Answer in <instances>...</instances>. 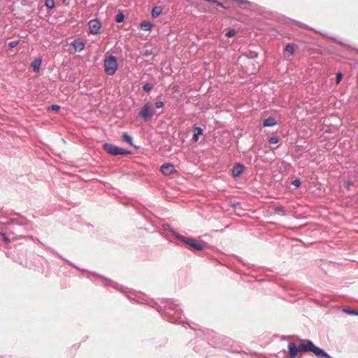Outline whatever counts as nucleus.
Here are the masks:
<instances>
[{
    "instance_id": "nucleus-1",
    "label": "nucleus",
    "mask_w": 358,
    "mask_h": 358,
    "mask_svg": "<svg viewBox=\"0 0 358 358\" xmlns=\"http://www.w3.org/2000/svg\"><path fill=\"white\" fill-rule=\"evenodd\" d=\"M153 303L156 306L150 303L148 306L156 308L161 315L167 317L170 322L181 324L182 325L187 323L186 317L179 308L178 304L175 303L172 299H164L160 303H157L155 301H153Z\"/></svg>"
},
{
    "instance_id": "nucleus-2",
    "label": "nucleus",
    "mask_w": 358,
    "mask_h": 358,
    "mask_svg": "<svg viewBox=\"0 0 358 358\" xmlns=\"http://www.w3.org/2000/svg\"><path fill=\"white\" fill-rule=\"evenodd\" d=\"M300 344L296 346L294 342L288 345V354L290 358H295L298 352H311L313 341L309 339H300Z\"/></svg>"
},
{
    "instance_id": "nucleus-3",
    "label": "nucleus",
    "mask_w": 358,
    "mask_h": 358,
    "mask_svg": "<svg viewBox=\"0 0 358 358\" xmlns=\"http://www.w3.org/2000/svg\"><path fill=\"white\" fill-rule=\"evenodd\" d=\"M103 150L108 154L112 155V156H124V155H128L131 154V152L122 148L121 147L117 146L115 145L105 143L103 145Z\"/></svg>"
},
{
    "instance_id": "nucleus-4",
    "label": "nucleus",
    "mask_w": 358,
    "mask_h": 358,
    "mask_svg": "<svg viewBox=\"0 0 358 358\" xmlns=\"http://www.w3.org/2000/svg\"><path fill=\"white\" fill-rule=\"evenodd\" d=\"M176 238L182 241L184 243L189 246V249L196 251H203L205 249L204 246L201 243L193 238L185 237L181 234H176Z\"/></svg>"
},
{
    "instance_id": "nucleus-5",
    "label": "nucleus",
    "mask_w": 358,
    "mask_h": 358,
    "mask_svg": "<svg viewBox=\"0 0 358 358\" xmlns=\"http://www.w3.org/2000/svg\"><path fill=\"white\" fill-rule=\"evenodd\" d=\"M105 72L108 76H113L117 69V58L113 55L106 57L104 61Z\"/></svg>"
},
{
    "instance_id": "nucleus-6",
    "label": "nucleus",
    "mask_w": 358,
    "mask_h": 358,
    "mask_svg": "<svg viewBox=\"0 0 358 358\" xmlns=\"http://www.w3.org/2000/svg\"><path fill=\"white\" fill-rule=\"evenodd\" d=\"M154 113L152 109V106L150 103H146L143 105L138 112V116L142 117L145 122L150 120Z\"/></svg>"
},
{
    "instance_id": "nucleus-7",
    "label": "nucleus",
    "mask_w": 358,
    "mask_h": 358,
    "mask_svg": "<svg viewBox=\"0 0 358 358\" xmlns=\"http://www.w3.org/2000/svg\"><path fill=\"white\" fill-rule=\"evenodd\" d=\"M69 46L71 47L73 52H80L85 49V44L80 38H76L69 43Z\"/></svg>"
},
{
    "instance_id": "nucleus-8",
    "label": "nucleus",
    "mask_w": 358,
    "mask_h": 358,
    "mask_svg": "<svg viewBox=\"0 0 358 358\" xmlns=\"http://www.w3.org/2000/svg\"><path fill=\"white\" fill-rule=\"evenodd\" d=\"M311 352H313L316 357L319 358H334L325 350L315 345L313 342Z\"/></svg>"
},
{
    "instance_id": "nucleus-9",
    "label": "nucleus",
    "mask_w": 358,
    "mask_h": 358,
    "mask_svg": "<svg viewBox=\"0 0 358 358\" xmlns=\"http://www.w3.org/2000/svg\"><path fill=\"white\" fill-rule=\"evenodd\" d=\"M161 172L166 176H169L176 172L173 164L171 163L163 164L160 167Z\"/></svg>"
},
{
    "instance_id": "nucleus-10",
    "label": "nucleus",
    "mask_w": 358,
    "mask_h": 358,
    "mask_svg": "<svg viewBox=\"0 0 358 358\" xmlns=\"http://www.w3.org/2000/svg\"><path fill=\"white\" fill-rule=\"evenodd\" d=\"M244 171V166L240 163L236 164L232 169V176L234 178H237L241 176V174Z\"/></svg>"
},
{
    "instance_id": "nucleus-11",
    "label": "nucleus",
    "mask_w": 358,
    "mask_h": 358,
    "mask_svg": "<svg viewBox=\"0 0 358 358\" xmlns=\"http://www.w3.org/2000/svg\"><path fill=\"white\" fill-rule=\"evenodd\" d=\"M8 224H15L18 226H27L28 224V221L25 217H21L17 219L10 220V221L8 222Z\"/></svg>"
},
{
    "instance_id": "nucleus-12",
    "label": "nucleus",
    "mask_w": 358,
    "mask_h": 358,
    "mask_svg": "<svg viewBox=\"0 0 358 358\" xmlns=\"http://www.w3.org/2000/svg\"><path fill=\"white\" fill-rule=\"evenodd\" d=\"M193 132H194V134H193L192 140L194 142H196L199 141V136L203 135V129L199 127H194L193 128Z\"/></svg>"
},
{
    "instance_id": "nucleus-13",
    "label": "nucleus",
    "mask_w": 358,
    "mask_h": 358,
    "mask_svg": "<svg viewBox=\"0 0 358 358\" xmlns=\"http://www.w3.org/2000/svg\"><path fill=\"white\" fill-rule=\"evenodd\" d=\"M100 278L105 280L104 286H110V287H113L114 289L122 292L121 285H118L117 283H116L109 279H106V278H103V276H100Z\"/></svg>"
},
{
    "instance_id": "nucleus-14",
    "label": "nucleus",
    "mask_w": 358,
    "mask_h": 358,
    "mask_svg": "<svg viewBox=\"0 0 358 358\" xmlns=\"http://www.w3.org/2000/svg\"><path fill=\"white\" fill-rule=\"evenodd\" d=\"M42 63V59L41 58H36L35 59L31 64V66L33 69V71L34 73H38L40 71V66Z\"/></svg>"
},
{
    "instance_id": "nucleus-15",
    "label": "nucleus",
    "mask_w": 358,
    "mask_h": 358,
    "mask_svg": "<svg viewBox=\"0 0 358 358\" xmlns=\"http://www.w3.org/2000/svg\"><path fill=\"white\" fill-rule=\"evenodd\" d=\"M303 24V25H304V27H305L306 28H307V29H310V30L315 31V32L318 33L319 34L322 35V36H325L326 38H330V39H331L332 41H336V42H337V43H339V44H341V43H342V42H341V41H337V40H336V38L335 37H334V36H329V35H328V34H325V33H323V32L319 31H317V30H315V29H314L313 28H312V27H309L308 25H307L306 24Z\"/></svg>"
},
{
    "instance_id": "nucleus-16",
    "label": "nucleus",
    "mask_w": 358,
    "mask_h": 358,
    "mask_svg": "<svg viewBox=\"0 0 358 358\" xmlns=\"http://www.w3.org/2000/svg\"><path fill=\"white\" fill-rule=\"evenodd\" d=\"M276 124H277V121L272 116L268 117V118L265 119L263 121V126L264 127H273V126H275Z\"/></svg>"
},
{
    "instance_id": "nucleus-17",
    "label": "nucleus",
    "mask_w": 358,
    "mask_h": 358,
    "mask_svg": "<svg viewBox=\"0 0 358 358\" xmlns=\"http://www.w3.org/2000/svg\"><path fill=\"white\" fill-rule=\"evenodd\" d=\"M90 25V30L92 34H97L100 33V28L101 24H88Z\"/></svg>"
},
{
    "instance_id": "nucleus-18",
    "label": "nucleus",
    "mask_w": 358,
    "mask_h": 358,
    "mask_svg": "<svg viewBox=\"0 0 358 358\" xmlns=\"http://www.w3.org/2000/svg\"><path fill=\"white\" fill-rule=\"evenodd\" d=\"M122 138L124 141L129 143L130 145L135 148L136 150L138 149V147L133 144L132 138L127 133H124L122 136Z\"/></svg>"
},
{
    "instance_id": "nucleus-19",
    "label": "nucleus",
    "mask_w": 358,
    "mask_h": 358,
    "mask_svg": "<svg viewBox=\"0 0 358 358\" xmlns=\"http://www.w3.org/2000/svg\"><path fill=\"white\" fill-rule=\"evenodd\" d=\"M273 211L275 214L281 216H285L287 215L286 210L282 206H275Z\"/></svg>"
},
{
    "instance_id": "nucleus-20",
    "label": "nucleus",
    "mask_w": 358,
    "mask_h": 358,
    "mask_svg": "<svg viewBox=\"0 0 358 358\" xmlns=\"http://www.w3.org/2000/svg\"><path fill=\"white\" fill-rule=\"evenodd\" d=\"M285 52L287 53L288 56H292L294 54V47L292 43H288L286 45L285 48Z\"/></svg>"
},
{
    "instance_id": "nucleus-21",
    "label": "nucleus",
    "mask_w": 358,
    "mask_h": 358,
    "mask_svg": "<svg viewBox=\"0 0 358 358\" xmlns=\"http://www.w3.org/2000/svg\"><path fill=\"white\" fill-rule=\"evenodd\" d=\"M162 12V8L160 6H155L152 8V15L154 17H158Z\"/></svg>"
},
{
    "instance_id": "nucleus-22",
    "label": "nucleus",
    "mask_w": 358,
    "mask_h": 358,
    "mask_svg": "<svg viewBox=\"0 0 358 358\" xmlns=\"http://www.w3.org/2000/svg\"><path fill=\"white\" fill-rule=\"evenodd\" d=\"M163 229L165 231H171L173 235L176 237V234H180L179 233H178L174 229H173L170 224H163Z\"/></svg>"
},
{
    "instance_id": "nucleus-23",
    "label": "nucleus",
    "mask_w": 358,
    "mask_h": 358,
    "mask_svg": "<svg viewBox=\"0 0 358 358\" xmlns=\"http://www.w3.org/2000/svg\"><path fill=\"white\" fill-rule=\"evenodd\" d=\"M141 54L143 57H150L154 55L152 49H144L141 51Z\"/></svg>"
},
{
    "instance_id": "nucleus-24",
    "label": "nucleus",
    "mask_w": 358,
    "mask_h": 358,
    "mask_svg": "<svg viewBox=\"0 0 358 358\" xmlns=\"http://www.w3.org/2000/svg\"><path fill=\"white\" fill-rule=\"evenodd\" d=\"M140 27L142 30L150 31L154 27V24H139Z\"/></svg>"
},
{
    "instance_id": "nucleus-25",
    "label": "nucleus",
    "mask_w": 358,
    "mask_h": 358,
    "mask_svg": "<svg viewBox=\"0 0 358 358\" xmlns=\"http://www.w3.org/2000/svg\"><path fill=\"white\" fill-rule=\"evenodd\" d=\"M21 238H27V239H30V240H32L34 241H36L37 243H38L39 244L42 245L43 247L45 248V246H47L46 245H45L43 243H42L38 238H35L33 236H20Z\"/></svg>"
},
{
    "instance_id": "nucleus-26",
    "label": "nucleus",
    "mask_w": 358,
    "mask_h": 358,
    "mask_svg": "<svg viewBox=\"0 0 358 358\" xmlns=\"http://www.w3.org/2000/svg\"><path fill=\"white\" fill-rule=\"evenodd\" d=\"M258 56V53L253 50L248 49V58L249 59H254L257 58Z\"/></svg>"
},
{
    "instance_id": "nucleus-27",
    "label": "nucleus",
    "mask_w": 358,
    "mask_h": 358,
    "mask_svg": "<svg viewBox=\"0 0 358 358\" xmlns=\"http://www.w3.org/2000/svg\"><path fill=\"white\" fill-rule=\"evenodd\" d=\"M124 14L122 11H120L115 17L116 22H122L124 21Z\"/></svg>"
},
{
    "instance_id": "nucleus-28",
    "label": "nucleus",
    "mask_w": 358,
    "mask_h": 358,
    "mask_svg": "<svg viewBox=\"0 0 358 358\" xmlns=\"http://www.w3.org/2000/svg\"><path fill=\"white\" fill-rule=\"evenodd\" d=\"M213 4H215L216 6L223 8L224 9H229L231 8V6L225 5L224 3L220 2L217 0H215V1H213Z\"/></svg>"
},
{
    "instance_id": "nucleus-29",
    "label": "nucleus",
    "mask_w": 358,
    "mask_h": 358,
    "mask_svg": "<svg viewBox=\"0 0 358 358\" xmlns=\"http://www.w3.org/2000/svg\"><path fill=\"white\" fill-rule=\"evenodd\" d=\"M343 311L348 315H358V310L351 308H344Z\"/></svg>"
},
{
    "instance_id": "nucleus-30",
    "label": "nucleus",
    "mask_w": 358,
    "mask_h": 358,
    "mask_svg": "<svg viewBox=\"0 0 358 358\" xmlns=\"http://www.w3.org/2000/svg\"><path fill=\"white\" fill-rule=\"evenodd\" d=\"M152 87H153V85H152V83H145V84L142 87L143 90L144 92H150V91L152 90Z\"/></svg>"
},
{
    "instance_id": "nucleus-31",
    "label": "nucleus",
    "mask_w": 358,
    "mask_h": 358,
    "mask_svg": "<svg viewBox=\"0 0 358 358\" xmlns=\"http://www.w3.org/2000/svg\"><path fill=\"white\" fill-rule=\"evenodd\" d=\"M45 6L47 8L52 9L55 7V1L54 0H45Z\"/></svg>"
},
{
    "instance_id": "nucleus-32",
    "label": "nucleus",
    "mask_w": 358,
    "mask_h": 358,
    "mask_svg": "<svg viewBox=\"0 0 358 358\" xmlns=\"http://www.w3.org/2000/svg\"><path fill=\"white\" fill-rule=\"evenodd\" d=\"M45 248L48 249V250H50L51 252L55 254L59 258L65 261L66 259L64 258L60 254H59L55 249H53L49 246H45Z\"/></svg>"
},
{
    "instance_id": "nucleus-33",
    "label": "nucleus",
    "mask_w": 358,
    "mask_h": 358,
    "mask_svg": "<svg viewBox=\"0 0 358 358\" xmlns=\"http://www.w3.org/2000/svg\"><path fill=\"white\" fill-rule=\"evenodd\" d=\"M279 141V138L276 136H271L269 138H268V143L270 144H276L278 143Z\"/></svg>"
},
{
    "instance_id": "nucleus-34",
    "label": "nucleus",
    "mask_w": 358,
    "mask_h": 358,
    "mask_svg": "<svg viewBox=\"0 0 358 358\" xmlns=\"http://www.w3.org/2000/svg\"><path fill=\"white\" fill-rule=\"evenodd\" d=\"M60 108L61 107L59 105L52 104L48 107V110L58 112L60 110Z\"/></svg>"
},
{
    "instance_id": "nucleus-35",
    "label": "nucleus",
    "mask_w": 358,
    "mask_h": 358,
    "mask_svg": "<svg viewBox=\"0 0 358 358\" xmlns=\"http://www.w3.org/2000/svg\"><path fill=\"white\" fill-rule=\"evenodd\" d=\"M18 43H19V41L15 40V41H12L8 42L7 45L10 48H13L16 47L18 45Z\"/></svg>"
},
{
    "instance_id": "nucleus-36",
    "label": "nucleus",
    "mask_w": 358,
    "mask_h": 358,
    "mask_svg": "<svg viewBox=\"0 0 358 358\" xmlns=\"http://www.w3.org/2000/svg\"><path fill=\"white\" fill-rule=\"evenodd\" d=\"M343 77V75L341 72H338L336 73V84L338 85L340 83V82L341 81L342 78Z\"/></svg>"
},
{
    "instance_id": "nucleus-37",
    "label": "nucleus",
    "mask_w": 358,
    "mask_h": 358,
    "mask_svg": "<svg viewBox=\"0 0 358 358\" xmlns=\"http://www.w3.org/2000/svg\"><path fill=\"white\" fill-rule=\"evenodd\" d=\"M301 184V182L299 179H295L292 181V185H293L296 187H299Z\"/></svg>"
},
{
    "instance_id": "nucleus-38",
    "label": "nucleus",
    "mask_w": 358,
    "mask_h": 358,
    "mask_svg": "<svg viewBox=\"0 0 358 358\" xmlns=\"http://www.w3.org/2000/svg\"><path fill=\"white\" fill-rule=\"evenodd\" d=\"M226 36L227 37H232L235 35V30L234 29H230L229 30L227 33H226Z\"/></svg>"
},
{
    "instance_id": "nucleus-39",
    "label": "nucleus",
    "mask_w": 358,
    "mask_h": 358,
    "mask_svg": "<svg viewBox=\"0 0 358 358\" xmlns=\"http://www.w3.org/2000/svg\"><path fill=\"white\" fill-rule=\"evenodd\" d=\"M164 103L163 101H159L155 102V106L157 108H161L164 106Z\"/></svg>"
},
{
    "instance_id": "nucleus-40",
    "label": "nucleus",
    "mask_w": 358,
    "mask_h": 358,
    "mask_svg": "<svg viewBox=\"0 0 358 358\" xmlns=\"http://www.w3.org/2000/svg\"><path fill=\"white\" fill-rule=\"evenodd\" d=\"M2 235V237H3V240L6 242V243H9L10 242V238L8 237L7 234L6 233H3L1 234Z\"/></svg>"
},
{
    "instance_id": "nucleus-41",
    "label": "nucleus",
    "mask_w": 358,
    "mask_h": 358,
    "mask_svg": "<svg viewBox=\"0 0 358 358\" xmlns=\"http://www.w3.org/2000/svg\"><path fill=\"white\" fill-rule=\"evenodd\" d=\"M65 262H67V264H69V265H71V266L74 267V268H78V266L76 265H75L73 262H71V261L68 260V259H65Z\"/></svg>"
},
{
    "instance_id": "nucleus-42",
    "label": "nucleus",
    "mask_w": 358,
    "mask_h": 358,
    "mask_svg": "<svg viewBox=\"0 0 358 358\" xmlns=\"http://www.w3.org/2000/svg\"><path fill=\"white\" fill-rule=\"evenodd\" d=\"M345 185L347 187H350V186H352L353 185V183L350 181V180H348L345 182Z\"/></svg>"
},
{
    "instance_id": "nucleus-43",
    "label": "nucleus",
    "mask_w": 358,
    "mask_h": 358,
    "mask_svg": "<svg viewBox=\"0 0 358 358\" xmlns=\"http://www.w3.org/2000/svg\"><path fill=\"white\" fill-rule=\"evenodd\" d=\"M88 22L96 23V22H99V20L97 18H95V19L90 20Z\"/></svg>"
},
{
    "instance_id": "nucleus-44",
    "label": "nucleus",
    "mask_w": 358,
    "mask_h": 358,
    "mask_svg": "<svg viewBox=\"0 0 358 358\" xmlns=\"http://www.w3.org/2000/svg\"><path fill=\"white\" fill-rule=\"evenodd\" d=\"M178 86H174L173 88V91L174 92H177L178 91Z\"/></svg>"
},
{
    "instance_id": "nucleus-45",
    "label": "nucleus",
    "mask_w": 358,
    "mask_h": 358,
    "mask_svg": "<svg viewBox=\"0 0 358 358\" xmlns=\"http://www.w3.org/2000/svg\"><path fill=\"white\" fill-rule=\"evenodd\" d=\"M195 350L197 352H201V350L199 349H197V347H195Z\"/></svg>"
},
{
    "instance_id": "nucleus-46",
    "label": "nucleus",
    "mask_w": 358,
    "mask_h": 358,
    "mask_svg": "<svg viewBox=\"0 0 358 358\" xmlns=\"http://www.w3.org/2000/svg\"><path fill=\"white\" fill-rule=\"evenodd\" d=\"M252 150L254 152H255V150H256V147H255V146L252 147Z\"/></svg>"
},
{
    "instance_id": "nucleus-47",
    "label": "nucleus",
    "mask_w": 358,
    "mask_h": 358,
    "mask_svg": "<svg viewBox=\"0 0 358 358\" xmlns=\"http://www.w3.org/2000/svg\"><path fill=\"white\" fill-rule=\"evenodd\" d=\"M141 22L145 23V22H148V21H146V20H143V21H142Z\"/></svg>"
},
{
    "instance_id": "nucleus-48",
    "label": "nucleus",
    "mask_w": 358,
    "mask_h": 358,
    "mask_svg": "<svg viewBox=\"0 0 358 358\" xmlns=\"http://www.w3.org/2000/svg\"><path fill=\"white\" fill-rule=\"evenodd\" d=\"M247 3H248V5H249V4H250V2L248 1Z\"/></svg>"
}]
</instances>
